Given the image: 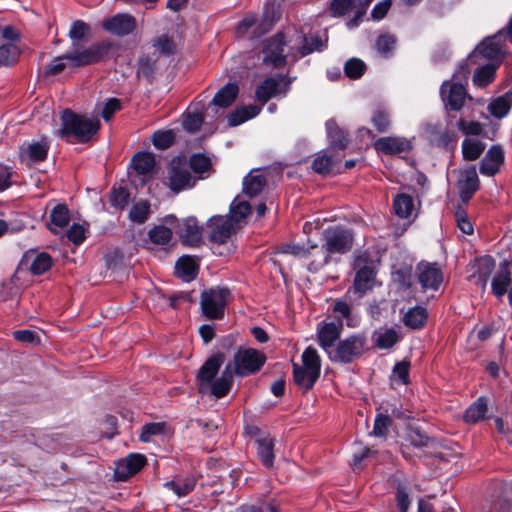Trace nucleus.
Masks as SVG:
<instances>
[{
  "instance_id": "obj_13",
  "label": "nucleus",
  "mask_w": 512,
  "mask_h": 512,
  "mask_svg": "<svg viewBox=\"0 0 512 512\" xmlns=\"http://www.w3.org/2000/svg\"><path fill=\"white\" fill-rule=\"evenodd\" d=\"M169 187L175 193L192 188L197 178L193 177L187 163L181 159H173L169 166Z\"/></svg>"
},
{
  "instance_id": "obj_46",
  "label": "nucleus",
  "mask_w": 512,
  "mask_h": 512,
  "mask_svg": "<svg viewBox=\"0 0 512 512\" xmlns=\"http://www.w3.org/2000/svg\"><path fill=\"white\" fill-rule=\"evenodd\" d=\"M90 34L91 28L87 23L82 20L74 21L69 30L72 47L79 45L81 40L89 38Z\"/></svg>"
},
{
  "instance_id": "obj_41",
  "label": "nucleus",
  "mask_w": 512,
  "mask_h": 512,
  "mask_svg": "<svg viewBox=\"0 0 512 512\" xmlns=\"http://www.w3.org/2000/svg\"><path fill=\"white\" fill-rule=\"evenodd\" d=\"M487 412V402L484 398L477 399L465 411L464 420L467 423H476L485 418Z\"/></svg>"
},
{
  "instance_id": "obj_11",
  "label": "nucleus",
  "mask_w": 512,
  "mask_h": 512,
  "mask_svg": "<svg viewBox=\"0 0 512 512\" xmlns=\"http://www.w3.org/2000/svg\"><path fill=\"white\" fill-rule=\"evenodd\" d=\"M50 150V141L41 136L38 139L25 141L19 146L18 158L22 165L33 167L44 162Z\"/></svg>"
},
{
  "instance_id": "obj_51",
  "label": "nucleus",
  "mask_w": 512,
  "mask_h": 512,
  "mask_svg": "<svg viewBox=\"0 0 512 512\" xmlns=\"http://www.w3.org/2000/svg\"><path fill=\"white\" fill-rule=\"evenodd\" d=\"M156 71V59L150 56H142L138 61L137 76L152 82Z\"/></svg>"
},
{
  "instance_id": "obj_64",
  "label": "nucleus",
  "mask_w": 512,
  "mask_h": 512,
  "mask_svg": "<svg viewBox=\"0 0 512 512\" xmlns=\"http://www.w3.org/2000/svg\"><path fill=\"white\" fill-rule=\"evenodd\" d=\"M354 0H333L330 5L332 16L339 17L345 15L353 6Z\"/></svg>"
},
{
  "instance_id": "obj_24",
  "label": "nucleus",
  "mask_w": 512,
  "mask_h": 512,
  "mask_svg": "<svg viewBox=\"0 0 512 512\" xmlns=\"http://www.w3.org/2000/svg\"><path fill=\"white\" fill-rule=\"evenodd\" d=\"M132 167L144 183L152 178L155 172V157L149 152H139L132 158Z\"/></svg>"
},
{
  "instance_id": "obj_52",
  "label": "nucleus",
  "mask_w": 512,
  "mask_h": 512,
  "mask_svg": "<svg viewBox=\"0 0 512 512\" xmlns=\"http://www.w3.org/2000/svg\"><path fill=\"white\" fill-rule=\"evenodd\" d=\"M302 362L304 368L313 370L318 373L321 371V361L317 350L311 346L307 347L302 354Z\"/></svg>"
},
{
  "instance_id": "obj_23",
  "label": "nucleus",
  "mask_w": 512,
  "mask_h": 512,
  "mask_svg": "<svg viewBox=\"0 0 512 512\" xmlns=\"http://www.w3.org/2000/svg\"><path fill=\"white\" fill-rule=\"evenodd\" d=\"M343 323H324L318 328V343L321 348L329 355L335 348V341L341 334Z\"/></svg>"
},
{
  "instance_id": "obj_48",
  "label": "nucleus",
  "mask_w": 512,
  "mask_h": 512,
  "mask_svg": "<svg viewBox=\"0 0 512 512\" xmlns=\"http://www.w3.org/2000/svg\"><path fill=\"white\" fill-rule=\"evenodd\" d=\"M20 49L15 43L0 45V65L13 66L19 59Z\"/></svg>"
},
{
  "instance_id": "obj_29",
  "label": "nucleus",
  "mask_w": 512,
  "mask_h": 512,
  "mask_svg": "<svg viewBox=\"0 0 512 512\" xmlns=\"http://www.w3.org/2000/svg\"><path fill=\"white\" fill-rule=\"evenodd\" d=\"M413 149V139L401 136L386 137V154L406 157Z\"/></svg>"
},
{
  "instance_id": "obj_22",
  "label": "nucleus",
  "mask_w": 512,
  "mask_h": 512,
  "mask_svg": "<svg viewBox=\"0 0 512 512\" xmlns=\"http://www.w3.org/2000/svg\"><path fill=\"white\" fill-rule=\"evenodd\" d=\"M457 187L462 201H468L479 187V178L475 167L460 172Z\"/></svg>"
},
{
  "instance_id": "obj_30",
  "label": "nucleus",
  "mask_w": 512,
  "mask_h": 512,
  "mask_svg": "<svg viewBox=\"0 0 512 512\" xmlns=\"http://www.w3.org/2000/svg\"><path fill=\"white\" fill-rule=\"evenodd\" d=\"M319 376L320 373L293 363L294 382L305 391L310 390L314 386Z\"/></svg>"
},
{
  "instance_id": "obj_7",
  "label": "nucleus",
  "mask_w": 512,
  "mask_h": 512,
  "mask_svg": "<svg viewBox=\"0 0 512 512\" xmlns=\"http://www.w3.org/2000/svg\"><path fill=\"white\" fill-rule=\"evenodd\" d=\"M266 362V356L263 352L253 349L240 347L234 354L232 371L235 375L245 377L258 372Z\"/></svg>"
},
{
  "instance_id": "obj_20",
  "label": "nucleus",
  "mask_w": 512,
  "mask_h": 512,
  "mask_svg": "<svg viewBox=\"0 0 512 512\" xmlns=\"http://www.w3.org/2000/svg\"><path fill=\"white\" fill-rule=\"evenodd\" d=\"M146 457L142 454L132 453L117 462L115 475L118 480L124 481L137 474L145 465Z\"/></svg>"
},
{
  "instance_id": "obj_3",
  "label": "nucleus",
  "mask_w": 512,
  "mask_h": 512,
  "mask_svg": "<svg viewBox=\"0 0 512 512\" xmlns=\"http://www.w3.org/2000/svg\"><path fill=\"white\" fill-rule=\"evenodd\" d=\"M323 250L317 252L325 254L314 263V268L324 267L332 261H339L338 256L349 252L353 246V234L342 227L328 228L323 231Z\"/></svg>"
},
{
  "instance_id": "obj_27",
  "label": "nucleus",
  "mask_w": 512,
  "mask_h": 512,
  "mask_svg": "<svg viewBox=\"0 0 512 512\" xmlns=\"http://www.w3.org/2000/svg\"><path fill=\"white\" fill-rule=\"evenodd\" d=\"M233 375L235 374L232 371V365L231 363H228L225 369L222 371L221 376L209 384L207 393H210L217 398L226 396L231 389L233 383Z\"/></svg>"
},
{
  "instance_id": "obj_55",
  "label": "nucleus",
  "mask_w": 512,
  "mask_h": 512,
  "mask_svg": "<svg viewBox=\"0 0 512 512\" xmlns=\"http://www.w3.org/2000/svg\"><path fill=\"white\" fill-rule=\"evenodd\" d=\"M365 70V63L358 58H351L344 65L345 75L351 79H359Z\"/></svg>"
},
{
  "instance_id": "obj_40",
  "label": "nucleus",
  "mask_w": 512,
  "mask_h": 512,
  "mask_svg": "<svg viewBox=\"0 0 512 512\" xmlns=\"http://www.w3.org/2000/svg\"><path fill=\"white\" fill-rule=\"evenodd\" d=\"M427 311L425 308L416 306L409 309L404 317L403 322L406 326L412 329L421 328L427 320Z\"/></svg>"
},
{
  "instance_id": "obj_1",
  "label": "nucleus",
  "mask_w": 512,
  "mask_h": 512,
  "mask_svg": "<svg viewBox=\"0 0 512 512\" xmlns=\"http://www.w3.org/2000/svg\"><path fill=\"white\" fill-rule=\"evenodd\" d=\"M282 78L267 77L260 82L255 89V98L261 103V105H247L236 108L229 116L228 123L230 126H238L245 121L257 116L262 106L267 103L271 98L276 97L279 94L284 96L289 90V83L284 84V89L281 90Z\"/></svg>"
},
{
  "instance_id": "obj_54",
  "label": "nucleus",
  "mask_w": 512,
  "mask_h": 512,
  "mask_svg": "<svg viewBox=\"0 0 512 512\" xmlns=\"http://www.w3.org/2000/svg\"><path fill=\"white\" fill-rule=\"evenodd\" d=\"M150 214V205L147 201H140L134 204L129 212V218L135 222L144 223Z\"/></svg>"
},
{
  "instance_id": "obj_57",
  "label": "nucleus",
  "mask_w": 512,
  "mask_h": 512,
  "mask_svg": "<svg viewBox=\"0 0 512 512\" xmlns=\"http://www.w3.org/2000/svg\"><path fill=\"white\" fill-rule=\"evenodd\" d=\"M129 192L124 187H114L110 193L111 205L117 209H123L129 202Z\"/></svg>"
},
{
  "instance_id": "obj_37",
  "label": "nucleus",
  "mask_w": 512,
  "mask_h": 512,
  "mask_svg": "<svg viewBox=\"0 0 512 512\" xmlns=\"http://www.w3.org/2000/svg\"><path fill=\"white\" fill-rule=\"evenodd\" d=\"M511 106L512 90H509L504 95L498 97L493 102H491L490 105L488 106V109L493 116L497 118H503L508 114Z\"/></svg>"
},
{
  "instance_id": "obj_58",
  "label": "nucleus",
  "mask_w": 512,
  "mask_h": 512,
  "mask_svg": "<svg viewBox=\"0 0 512 512\" xmlns=\"http://www.w3.org/2000/svg\"><path fill=\"white\" fill-rule=\"evenodd\" d=\"M175 140V136L172 130L157 131L153 134L152 142L156 148L167 149Z\"/></svg>"
},
{
  "instance_id": "obj_61",
  "label": "nucleus",
  "mask_w": 512,
  "mask_h": 512,
  "mask_svg": "<svg viewBox=\"0 0 512 512\" xmlns=\"http://www.w3.org/2000/svg\"><path fill=\"white\" fill-rule=\"evenodd\" d=\"M66 68H70L68 65L67 53L54 58L45 66L44 71L47 75H57Z\"/></svg>"
},
{
  "instance_id": "obj_6",
  "label": "nucleus",
  "mask_w": 512,
  "mask_h": 512,
  "mask_svg": "<svg viewBox=\"0 0 512 512\" xmlns=\"http://www.w3.org/2000/svg\"><path fill=\"white\" fill-rule=\"evenodd\" d=\"M502 33L484 39L473 52L468 56L465 65L461 66L455 73V77L467 78L471 64H481L482 60H499L504 54V48L500 43Z\"/></svg>"
},
{
  "instance_id": "obj_34",
  "label": "nucleus",
  "mask_w": 512,
  "mask_h": 512,
  "mask_svg": "<svg viewBox=\"0 0 512 512\" xmlns=\"http://www.w3.org/2000/svg\"><path fill=\"white\" fill-rule=\"evenodd\" d=\"M176 275L185 282L197 276L198 266L191 256H182L176 262Z\"/></svg>"
},
{
  "instance_id": "obj_12",
  "label": "nucleus",
  "mask_w": 512,
  "mask_h": 512,
  "mask_svg": "<svg viewBox=\"0 0 512 512\" xmlns=\"http://www.w3.org/2000/svg\"><path fill=\"white\" fill-rule=\"evenodd\" d=\"M285 46V36L281 32L266 39L262 48L263 63L265 65H271L274 68L285 66L287 58L284 52Z\"/></svg>"
},
{
  "instance_id": "obj_32",
  "label": "nucleus",
  "mask_w": 512,
  "mask_h": 512,
  "mask_svg": "<svg viewBox=\"0 0 512 512\" xmlns=\"http://www.w3.org/2000/svg\"><path fill=\"white\" fill-rule=\"evenodd\" d=\"M239 87L236 83H227L214 96L211 104L226 108L229 107L236 99Z\"/></svg>"
},
{
  "instance_id": "obj_28",
  "label": "nucleus",
  "mask_w": 512,
  "mask_h": 512,
  "mask_svg": "<svg viewBox=\"0 0 512 512\" xmlns=\"http://www.w3.org/2000/svg\"><path fill=\"white\" fill-rule=\"evenodd\" d=\"M70 211L65 204L56 205L50 212V222L48 223V229L53 234H58L59 229H63L69 224Z\"/></svg>"
},
{
  "instance_id": "obj_17",
  "label": "nucleus",
  "mask_w": 512,
  "mask_h": 512,
  "mask_svg": "<svg viewBox=\"0 0 512 512\" xmlns=\"http://www.w3.org/2000/svg\"><path fill=\"white\" fill-rule=\"evenodd\" d=\"M510 262L504 260L499 269L492 278L491 289L492 293L498 298H502L507 294L508 301L512 305V287H511V271L509 269Z\"/></svg>"
},
{
  "instance_id": "obj_26",
  "label": "nucleus",
  "mask_w": 512,
  "mask_h": 512,
  "mask_svg": "<svg viewBox=\"0 0 512 512\" xmlns=\"http://www.w3.org/2000/svg\"><path fill=\"white\" fill-rule=\"evenodd\" d=\"M443 281L441 270L435 264H422L419 267V282L424 289L437 290Z\"/></svg>"
},
{
  "instance_id": "obj_63",
  "label": "nucleus",
  "mask_w": 512,
  "mask_h": 512,
  "mask_svg": "<svg viewBox=\"0 0 512 512\" xmlns=\"http://www.w3.org/2000/svg\"><path fill=\"white\" fill-rule=\"evenodd\" d=\"M204 121V118L199 113L188 114L183 120V127L190 133L197 132Z\"/></svg>"
},
{
  "instance_id": "obj_2",
  "label": "nucleus",
  "mask_w": 512,
  "mask_h": 512,
  "mask_svg": "<svg viewBox=\"0 0 512 512\" xmlns=\"http://www.w3.org/2000/svg\"><path fill=\"white\" fill-rule=\"evenodd\" d=\"M100 121L74 113L70 109L61 115V128L57 130L58 137L67 142H88L99 130Z\"/></svg>"
},
{
  "instance_id": "obj_25",
  "label": "nucleus",
  "mask_w": 512,
  "mask_h": 512,
  "mask_svg": "<svg viewBox=\"0 0 512 512\" xmlns=\"http://www.w3.org/2000/svg\"><path fill=\"white\" fill-rule=\"evenodd\" d=\"M504 161V153L501 147L492 146L481 161L480 173L485 176H493L500 170Z\"/></svg>"
},
{
  "instance_id": "obj_44",
  "label": "nucleus",
  "mask_w": 512,
  "mask_h": 512,
  "mask_svg": "<svg viewBox=\"0 0 512 512\" xmlns=\"http://www.w3.org/2000/svg\"><path fill=\"white\" fill-rule=\"evenodd\" d=\"M250 212L251 206L248 202L234 200L230 207V213L226 217L233 220V223L239 228L241 222L246 219Z\"/></svg>"
},
{
  "instance_id": "obj_19",
  "label": "nucleus",
  "mask_w": 512,
  "mask_h": 512,
  "mask_svg": "<svg viewBox=\"0 0 512 512\" xmlns=\"http://www.w3.org/2000/svg\"><path fill=\"white\" fill-rule=\"evenodd\" d=\"M102 28L110 34L126 36L136 28V19L129 14H116L101 22Z\"/></svg>"
},
{
  "instance_id": "obj_59",
  "label": "nucleus",
  "mask_w": 512,
  "mask_h": 512,
  "mask_svg": "<svg viewBox=\"0 0 512 512\" xmlns=\"http://www.w3.org/2000/svg\"><path fill=\"white\" fill-rule=\"evenodd\" d=\"M333 313L337 319V323H342V320H346V324L351 326V307L350 305L342 300L335 301L333 305Z\"/></svg>"
},
{
  "instance_id": "obj_36",
  "label": "nucleus",
  "mask_w": 512,
  "mask_h": 512,
  "mask_svg": "<svg viewBox=\"0 0 512 512\" xmlns=\"http://www.w3.org/2000/svg\"><path fill=\"white\" fill-rule=\"evenodd\" d=\"M265 185V177L252 171L243 179V193L249 197L257 196L263 191Z\"/></svg>"
},
{
  "instance_id": "obj_49",
  "label": "nucleus",
  "mask_w": 512,
  "mask_h": 512,
  "mask_svg": "<svg viewBox=\"0 0 512 512\" xmlns=\"http://www.w3.org/2000/svg\"><path fill=\"white\" fill-rule=\"evenodd\" d=\"M150 241L158 246H166L172 240L173 233L170 228L164 225H157L150 229L149 233Z\"/></svg>"
},
{
  "instance_id": "obj_21",
  "label": "nucleus",
  "mask_w": 512,
  "mask_h": 512,
  "mask_svg": "<svg viewBox=\"0 0 512 512\" xmlns=\"http://www.w3.org/2000/svg\"><path fill=\"white\" fill-rule=\"evenodd\" d=\"M22 266H28L33 275H41L52 266V257L46 252L28 250L21 259Z\"/></svg>"
},
{
  "instance_id": "obj_35",
  "label": "nucleus",
  "mask_w": 512,
  "mask_h": 512,
  "mask_svg": "<svg viewBox=\"0 0 512 512\" xmlns=\"http://www.w3.org/2000/svg\"><path fill=\"white\" fill-rule=\"evenodd\" d=\"M189 169L193 170L195 174H198V179L206 178L212 171V163L209 157L204 154H193L187 164Z\"/></svg>"
},
{
  "instance_id": "obj_5",
  "label": "nucleus",
  "mask_w": 512,
  "mask_h": 512,
  "mask_svg": "<svg viewBox=\"0 0 512 512\" xmlns=\"http://www.w3.org/2000/svg\"><path fill=\"white\" fill-rule=\"evenodd\" d=\"M112 48L110 40H102L90 46H73L67 52L68 65L70 68H81L103 62L111 57Z\"/></svg>"
},
{
  "instance_id": "obj_56",
  "label": "nucleus",
  "mask_w": 512,
  "mask_h": 512,
  "mask_svg": "<svg viewBox=\"0 0 512 512\" xmlns=\"http://www.w3.org/2000/svg\"><path fill=\"white\" fill-rule=\"evenodd\" d=\"M334 161L327 154H319L312 163V169L319 174H328L333 170Z\"/></svg>"
},
{
  "instance_id": "obj_47",
  "label": "nucleus",
  "mask_w": 512,
  "mask_h": 512,
  "mask_svg": "<svg viewBox=\"0 0 512 512\" xmlns=\"http://www.w3.org/2000/svg\"><path fill=\"white\" fill-rule=\"evenodd\" d=\"M495 267V261L489 255H484L476 260L475 273L482 281L483 286L487 284L488 277Z\"/></svg>"
},
{
  "instance_id": "obj_53",
  "label": "nucleus",
  "mask_w": 512,
  "mask_h": 512,
  "mask_svg": "<svg viewBox=\"0 0 512 512\" xmlns=\"http://www.w3.org/2000/svg\"><path fill=\"white\" fill-rule=\"evenodd\" d=\"M484 145L477 140L465 139L462 143L463 156L467 160L477 159L483 152Z\"/></svg>"
},
{
  "instance_id": "obj_31",
  "label": "nucleus",
  "mask_w": 512,
  "mask_h": 512,
  "mask_svg": "<svg viewBox=\"0 0 512 512\" xmlns=\"http://www.w3.org/2000/svg\"><path fill=\"white\" fill-rule=\"evenodd\" d=\"M410 361L404 359L396 362L389 376L391 388L406 386L409 383Z\"/></svg>"
},
{
  "instance_id": "obj_15",
  "label": "nucleus",
  "mask_w": 512,
  "mask_h": 512,
  "mask_svg": "<svg viewBox=\"0 0 512 512\" xmlns=\"http://www.w3.org/2000/svg\"><path fill=\"white\" fill-rule=\"evenodd\" d=\"M210 229L209 240L213 243L224 244L238 229L233 220L226 216H213L208 221Z\"/></svg>"
},
{
  "instance_id": "obj_45",
  "label": "nucleus",
  "mask_w": 512,
  "mask_h": 512,
  "mask_svg": "<svg viewBox=\"0 0 512 512\" xmlns=\"http://www.w3.org/2000/svg\"><path fill=\"white\" fill-rule=\"evenodd\" d=\"M326 47V41L322 40L319 35H304L299 53L302 57L309 55L315 51H322Z\"/></svg>"
},
{
  "instance_id": "obj_42",
  "label": "nucleus",
  "mask_w": 512,
  "mask_h": 512,
  "mask_svg": "<svg viewBox=\"0 0 512 512\" xmlns=\"http://www.w3.org/2000/svg\"><path fill=\"white\" fill-rule=\"evenodd\" d=\"M196 480L194 477L176 478L166 482L165 487L171 489L178 497L188 495L195 487Z\"/></svg>"
},
{
  "instance_id": "obj_50",
  "label": "nucleus",
  "mask_w": 512,
  "mask_h": 512,
  "mask_svg": "<svg viewBox=\"0 0 512 512\" xmlns=\"http://www.w3.org/2000/svg\"><path fill=\"white\" fill-rule=\"evenodd\" d=\"M496 67L493 64L482 65L473 76V83L477 87H486L495 76Z\"/></svg>"
},
{
  "instance_id": "obj_38",
  "label": "nucleus",
  "mask_w": 512,
  "mask_h": 512,
  "mask_svg": "<svg viewBox=\"0 0 512 512\" xmlns=\"http://www.w3.org/2000/svg\"><path fill=\"white\" fill-rule=\"evenodd\" d=\"M356 139L358 141V144L360 145V148H362V147L367 148L373 144L376 151L379 154L384 152V138H379L376 141H374L375 134L369 128H366V127L360 128L357 132Z\"/></svg>"
},
{
  "instance_id": "obj_10",
  "label": "nucleus",
  "mask_w": 512,
  "mask_h": 512,
  "mask_svg": "<svg viewBox=\"0 0 512 512\" xmlns=\"http://www.w3.org/2000/svg\"><path fill=\"white\" fill-rule=\"evenodd\" d=\"M392 210L395 216L403 222L399 225H392V233L395 237L402 236L416 217L414 199L411 195L400 193L393 199Z\"/></svg>"
},
{
  "instance_id": "obj_4",
  "label": "nucleus",
  "mask_w": 512,
  "mask_h": 512,
  "mask_svg": "<svg viewBox=\"0 0 512 512\" xmlns=\"http://www.w3.org/2000/svg\"><path fill=\"white\" fill-rule=\"evenodd\" d=\"M379 266L380 262L371 258L367 251L355 252L353 262L355 277L353 286L348 293L352 290L358 297H362L372 290L376 283Z\"/></svg>"
},
{
  "instance_id": "obj_33",
  "label": "nucleus",
  "mask_w": 512,
  "mask_h": 512,
  "mask_svg": "<svg viewBox=\"0 0 512 512\" xmlns=\"http://www.w3.org/2000/svg\"><path fill=\"white\" fill-rule=\"evenodd\" d=\"M257 445V455L262 464L271 468L274 463V440L269 436H265L263 438H258L256 440Z\"/></svg>"
},
{
  "instance_id": "obj_18",
  "label": "nucleus",
  "mask_w": 512,
  "mask_h": 512,
  "mask_svg": "<svg viewBox=\"0 0 512 512\" xmlns=\"http://www.w3.org/2000/svg\"><path fill=\"white\" fill-rule=\"evenodd\" d=\"M202 230L196 218L188 217L178 224L176 233L183 245L198 247L202 243Z\"/></svg>"
},
{
  "instance_id": "obj_60",
  "label": "nucleus",
  "mask_w": 512,
  "mask_h": 512,
  "mask_svg": "<svg viewBox=\"0 0 512 512\" xmlns=\"http://www.w3.org/2000/svg\"><path fill=\"white\" fill-rule=\"evenodd\" d=\"M165 424L164 423H147L142 427V432L140 434V440L144 443H147L151 440L153 436L160 435L164 433Z\"/></svg>"
},
{
  "instance_id": "obj_8",
  "label": "nucleus",
  "mask_w": 512,
  "mask_h": 512,
  "mask_svg": "<svg viewBox=\"0 0 512 512\" xmlns=\"http://www.w3.org/2000/svg\"><path fill=\"white\" fill-rule=\"evenodd\" d=\"M229 298L230 290L224 287L204 290L201 293L200 301L203 315L208 319H222Z\"/></svg>"
},
{
  "instance_id": "obj_14",
  "label": "nucleus",
  "mask_w": 512,
  "mask_h": 512,
  "mask_svg": "<svg viewBox=\"0 0 512 512\" xmlns=\"http://www.w3.org/2000/svg\"><path fill=\"white\" fill-rule=\"evenodd\" d=\"M462 79L464 78L461 75L460 77H455L454 75L452 81H445L442 84L440 95L446 109L458 111L464 105L467 97L466 89L461 83L456 81Z\"/></svg>"
},
{
  "instance_id": "obj_39",
  "label": "nucleus",
  "mask_w": 512,
  "mask_h": 512,
  "mask_svg": "<svg viewBox=\"0 0 512 512\" xmlns=\"http://www.w3.org/2000/svg\"><path fill=\"white\" fill-rule=\"evenodd\" d=\"M326 129L332 147L344 149L347 146V134L336 124L335 121L329 120L326 123Z\"/></svg>"
},
{
  "instance_id": "obj_9",
  "label": "nucleus",
  "mask_w": 512,
  "mask_h": 512,
  "mask_svg": "<svg viewBox=\"0 0 512 512\" xmlns=\"http://www.w3.org/2000/svg\"><path fill=\"white\" fill-rule=\"evenodd\" d=\"M366 339L360 335H352L340 340L335 348L329 352V359L337 363H351L364 352Z\"/></svg>"
},
{
  "instance_id": "obj_16",
  "label": "nucleus",
  "mask_w": 512,
  "mask_h": 512,
  "mask_svg": "<svg viewBox=\"0 0 512 512\" xmlns=\"http://www.w3.org/2000/svg\"><path fill=\"white\" fill-rule=\"evenodd\" d=\"M223 362L224 355L221 353L211 356L204 362L197 374L199 393L207 394L209 384L214 380Z\"/></svg>"
},
{
  "instance_id": "obj_62",
  "label": "nucleus",
  "mask_w": 512,
  "mask_h": 512,
  "mask_svg": "<svg viewBox=\"0 0 512 512\" xmlns=\"http://www.w3.org/2000/svg\"><path fill=\"white\" fill-rule=\"evenodd\" d=\"M455 221L458 228L462 233L466 235H471L474 231L473 224L469 220L466 212L462 209H459L455 212Z\"/></svg>"
},
{
  "instance_id": "obj_43",
  "label": "nucleus",
  "mask_w": 512,
  "mask_h": 512,
  "mask_svg": "<svg viewBox=\"0 0 512 512\" xmlns=\"http://www.w3.org/2000/svg\"><path fill=\"white\" fill-rule=\"evenodd\" d=\"M392 282L397 284L399 288H408L411 285L412 280V266L410 264H402L396 269L392 267L391 271Z\"/></svg>"
}]
</instances>
